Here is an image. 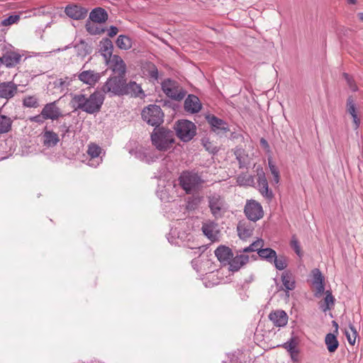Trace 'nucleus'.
Returning <instances> with one entry per match:
<instances>
[{"label":"nucleus","mask_w":363,"mask_h":363,"mask_svg":"<svg viewBox=\"0 0 363 363\" xmlns=\"http://www.w3.org/2000/svg\"><path fill=\"white\" fill-rule=\"evenodd\" d=\"M252 257H254L255 259H256V256L255 255H252Z\"/></svg>","instance_id":"obj_63"},{"label":"nucleus","mask_w":363,"mask_h":363,"mask_svg":"<svg viewBox=\"0 0 363 363\" xmlns=\"http://www.w3.org/2000/svg\"><path fill=\"white\" fill-rule=\"evenodd\" d=\"M113 45L109 38H104L100 42V52L105 59V61L113 57Z\"/></svg>","instance_id":"obj_23"},{"label":"nucleus","mask_w":363,"mask_h":363,"mask_svg":"<svg viewBox=\"0 0 363 363\" xmlns=\"http://www.w3.org/2000/svg\"><path fill=\"white\" fill-rule=\"evenodd\" d=\"M13 120L6 116L0 114V134L7 133L11 130Z\"/></svg>","instance_id":"obj_33"},{"label":"nucleus","mask_w":363,"mask_h":363,"mask_svg":"<svg viewBox=\"0 0 363 363\" xmlns=\"http://www.w3.org/2000/svg\"><path fill=\"white\" fill-rule=\"evenodd\" d=\"M260 144H261L263 147H269V144H268L267 141L265 139H264V138H262V139L260 140Z\"/></svg>","instance_id":"obj_56"},{"label":"nucleus","mask_w":363,"mask_h":363,"mask_svg":"<svg viewBox=\"0 0 363 363\" xmlns=\"http://www.w3.org/2000/svg\"><path fill=\"white\" fill-rule=\"evenodd\" d=\"M201 108L199 99L195 95H189L184 101V109L186 112L198 113Z\"/></svg>","instance_id":"obj_20"},{"label":"nucleus","mask_w":363,"mask_h":363,"mask_svg":"<svg viewBox=\"0 0 363 363\" xmlns=\"http://www.w3.org/2000/svg\"><path fill=\"white\" fill-rule=\"evenodd\" d=\"M335 298L330 291L325 292L324 303L320 305V308L323 312L330 310L331 306L334 305Z\"/></svg>","instance_id":"obj_39"},{"label":"nucleus","mask_w":363,"mask_h":363,"mask_svg":"<svg viewBox=\"0 0 363 363\" xmlns=\"http://www.w3.org/2000/svg\"><path fill=\"white\" fill-rule=\"evenodd\" d=\"M65 12L67 16L74 20L84 19L87 14L88 10L77 5H69L66 6Z\"/></svg>","instance_id":"obj_17"},{"label":"nucleus","mask_w":363,"mask_h":363,"mask_svg":"<svg viewBox=\"0 0 363 363\" xmlns=\"http://www.w3.org/2000/svg\"><path fill=\"white\" fill-rule=\"evenodd\" d=\"M77 77L84 84L94 86L100 80L101 74L94 70L89 69L79 72Z\"/></svg>","instance_id":"obj_12"},{"label":"nucleus","mask_w":363,"mask_h":363,"mask_svg":"<svg viewBox=\"0 0 363 363\" xmlns=\"http://www.w3.org/2000/svg\"><path fill=\"white\" fill-rule=\"evenodd\" d=\"M77 55L79 57H84L91 52V48L84 40H80L74 45Z\"/></svg>","instance_id":"obj_29"},{"label":"nucleus","mask_w":363,"mask_h":363,"mask_svg":"<svg viewBox=\"0 0 363 363\" xmlns=\"http://www.w3.org/2000/svg\"><path fill=\"white\" fill-rule=\"evenodd\" d=\"M246 217L251 221L256 222L264 216L262 206L255 200H250L245 204L244 209Z\"/></svg>","instance_id":"obj_9"},{"label":"nucleus","mask_w":363,"mask_h":363,"mask_svg":"<svg viewBox=\"0 0 363 363\" xmlns=\"http://www.w3.org/2000/svg\"><path fill=\"white\" fill-rule=\"evenodd\" d=\"M151 141L157 150L167 151L174 143V133L164 127L155 128L151 134Z\"/></svg>","instance_id":"obj_2"},{"label":"nucleus","mask_w":363,"mask_h":363,"mask_svg":"<svg viewBox=\"0 0 363 363\" xmlns=\"http://www.w3.org/2000/svg\"><path fill=\"white\" fill-rule=\"evenodd\" d=\"M344 77L345 78V79L347 80V84L350 86V88L353 91H356L357 90V85L354 83V81L350 78V77L349 76L348 74L347 73H344Z\"/></svg>","instance_id":"obj_51"},{"label":"nucleus","mask_w":363,"mask_h":363,"mask_svg":"<svg viewBox=\"0 0 363 363\" xmlns=\"http://www.w3.org/2000/svg\"><path fill=\"white\" fill-rule=\"evenodd\" d=\"M57 101L48 103L44 106L42 109L43 115L47 120H57L62 116L60 108L57 106Z\"/></svg>","instance_id":"obj_13"},{"label":"nucleus","mask_w":363,"mask_h":363,"mask_svg":"<svg viewBox=\"0 0 363 363\" xmlns=\"http://www.w3.org/2000/svg\"><path fill=\"white\" fill-rule=\"evenodd\" d=\"M347 2L350 4H356V0H347Z\"/></svg>","instance_id":"obj_58"},{"label":"nucleus","mask_w":363,"mask_h":363,"mask_svg":"<svg viewBox=\"0 0 363 363\" xmlns=\"http://www.w3.org/2000/svg\"><path fill=\"white\" fill-rule=\"evenodd\" d=\"M214 252L218 259L224 264H229L233 256L232 250L225 245H220Z\"/></svg>","instance_id":"obj_21"},{"label":"nucleus","mask_w":363,"mask_h":363,"mask_svg":"<svg viewBox=\"0 0 363 363\" xmlns=\"http://www.w3.org/2000/svg\"><path fill=\"white\" fill-rule=\"evenodd\" d=\"M143 94L141 86L135 82L130 81L127 83H124L123 95H131L133 96H140V94Z\"/></svg>","instance_id":"obj_26"},{"label":"nucleus","mask_w":363,"mask_h":363,"mask_svg":"<svg viewBox=\"0 0 363 363\" xmlns=\"http://www.w3.org/2000/svg\"><path fill=\"white\" fill-rule=\"evenodd\" d=\"M20 20L19 15H11L8 18L1 21V25L4 26H9L16 23Z\"/></svg>","instance_id":"obj_45"},{"label":"nucleus","mask_w":363,"mask_h":363,"mask_svg":"<svg viewBox=\"0 0 363 363\" xmlns=\"http://www.w3.org/2000/svg\"><path fill=\"white\" fill-rule=\"evenodd\" d=\"M116 45L121 50H129L132 47V40L127 35H118L116 41Z\"/></svg>","instance_id":"obj_35"},{"label":"nucleus","mask_w":363,"mask_h":363,"mask_svg":"<svg viewBox=\"0 0 363 363\" xmlns=\"http://www.w3.org/2000/svg\"><path fill=\"white\" fill-rule=\"evenodd\" d=\"M272 264H274V267L278 270H284L287 267V257L284 255H275V258H274Z\"/></svg>","instance_id":"obj_37"},{"label":"nucleus","mask_w":363,"mask_h":363,"mask_svg":"<svg viewBox=\"0 0 363 363\" xmlns=\"http://www.w3.org/2000/svg\"><path fill=\"white\" fill-rule=\"evenodd\" d=\"M118 32V28L116 26H111L109 30H108V35L111 38H113L117 35Z\"/></svg>","instance_id":"obj_53"},{"label":"nucleus","mask_w":363,"mask_h":363,"mask_svg":"<svg viewBox=\"0 0 363 363\" xmlns=\"http://www.w3.org/2000/svg\"><path fill=\"white\" fill-rule=\"evenodd\" d=\"M237 230L240 238L242 240H246L252 236L254 230V226L249 221L242 220L238 223Z\"/></svg>","instance_id":"obj_19"},{"label":"nucleus","mask_w":363,"mask_h":363,"mask_svg":"<svg viewBox=\"0 0 363 363\" xmlns=\"http://www.w3.org/2000/svg\"><path fill=\"white\" fill-rule=\"evenodd\" d=\"M179 185L188 194L197 191L204 183L198 173L193 171L183 172L179 178Z\"/></svg>","instance_id":"obj_3"},{"label":"nucleus","mask_w":363,"mask_h":363,"mask_svg":"<svg viewBox=\"0 0 363 363\" xmlns=\"http://www.w3.org/2000/svg\"><path fill=\"white\" fill-rule=\"evenodd\" d=\"M269 320L277 327H283L288 322V315L284 311H276L269 315Z\"/></svg>","instance_id":"obj_22"},{"label":"nucleus","mask_w":363,"mask_h":363,"mask_svg":"<svg viewBox=\"0 0 363 363\" xmlns=\"http://www.w3.org/2000/svg\"><path fill=\"white\" fill-rule=\"evenodd\" d=\"M332 323H333V325L335 328V332L337 333V330H338V324H337V323L336 321H335V320H333Z\"/></svg>","instance_id":"obj_57"},{"label":"nucleus","mask_w":363,"mask_h":363,"mask_svg":"<svg viewBox=\"0 0 363 363\" xmlns=\"http://www.w3.org/2000/svg\"><path fill=\"white\" fill-rule=\"evenodd\" d=\"M108 13L101 7L94 9L89 13V19L94 23H103L108 20Z\"/></svg>","instance_id":"obj_25"},{"label":"nucleus","mask_w":363,"mask_h":363,"mask_svg":"<svg viewBox=\"0 0 363 363\" xmlns=\"http://www.w3.org/2000/svg\"><path fill=\"white\" fill-rule=\"evenodd\" d=\"M43 145L47 147H54L59 142V137L52 130H45L43 135Z\"/></svg>","instance_id":"obj_28"},{"label":"nucleus","mask_w":363,"mask_h":363,"mask_svg":"<svg viewBox=\"0 0 363 363\" xmlns=\"http://www.w3.org/2000/svg\"><path fill=\"white\" fill-rule=\"evenodd\" d=\"M22 102L23 106L26 108H37L39 106V100L35 95L26 96Z\"/></svg>","instance_id":"obj_38"},{"label":"nucleus","mask_w":363,"mask_h":363,"mask_svg":"<svg viewBox=\"0 0 363 363\" xmlns=\"http://www.w3.org/2000/svg\"><path fill=\"white\" fill-rule=\"evenodd\" d=\"M234 155L239 163V168L242 169L245 167V150L241 147H236L234 151Z\"/></svg>","instance_id":"obj_41"},{"label":"nucleus","mask_w":363,"mask_h":363,"mask_svg":"<svg viewBox=\"0 0 363 363\" xmlns=\"http://www.w3.org/2000/svg\"><path fill=\"white\" fill-rule=\"evenodd\" d=\"M196 125L188 120H179L174 125L177 137L183 142L190 141L196 135Z\"/></svg>","instance_id":"obj_7"},{"label":"nucleus","mask_w":363,"mask_h":363,"mask_svg":"<svg viewBox=\"0 0 363 363\" xmlns=\"http://www.w3.org/2000/svg\"><path fill=\"white\" fill-rule=\"evenodd\" d=\"M141 114L143 119L152 126L157 127L164 121L162 108L155 104H151L145 108Z\"/></svg>","instance_id":"obj_6"},{"label":"nucleus","mask_w":363,"mask_h":363,"mask_svg":"<svg viewBox=\"0 0 363 363\" xmlns=\"http://www.w3.org/2000/svg\"><path fill=\"white\" fill-rule=\"evenodd\" d=\"M325 343L327 346L328 350L331 353L335 352L339 346V342L337 337L333 333H328L326 335L325 337Z\"/></svg>","instance_id":"obj_30"},{"label":"nucleus","mask_w":363,"mask_h":363,"mask_svg":"<svg viewBox=\"0 0 363 363\" xmlns=\"http://www.w3.org/2000/svg\"><path fill=\"white\" fill-rule=\"evenodd\" d=\"M347 111L352 116L356 112V106L354 99L352 96H349L347 100Z\"/></svg>","instance_id":"obj_47"},{"label":"nucleus","mask_w":363,"mask_h":363,"mask_svg":"<svg viewBox=\"0 0 363 363\" xmlns=\"http://www.w3.org/2000/svg\"><path fill=\"white\" fill-rule=\"evenodd\" d=\"M101 152V148L96 145L91 144L89 145L87 153L91 159L98 158Z\"/></svg>","instance_id":"obj_44"},{"label":"nucleus","mask_w":363,"mask_h":363,"mask_svg":"<svg viewBox=\"0 0 363 363\" xmlns=\"http://www.w3.org/2000/svg\"><path fill=\"white\" fill-rule=\"evenodd\" d=\"M108 68L113 75L125 77L127 67L123 59L117 55H114L111 59L106 61Z\"/></svg>","instance_id":"obj_11"},{"label":"nucleus","mask_w":363,"mask_h":363,"mask_svg":"<svg viewBox=\"0 0 363 363\" xmlns=\"http://www.w3.org/2000/svg\"><path fill=\"white\" fill-rule=\"evenodd\" d=\"M60 130L62 133V137L64 138L65 134L69 132V126L65 123L60 126Z\"/></svg>","instance_id":"obj_54"},{"label":"nucleus","mask_w":363,"mask_h":363,"mask_svg":"<svg viewBox=\"0 0 363 363\" xmlns=\"http://www.w3.org/2000/svg\"><path fill=\"white\" fill-rule=\"evenodd\" d=\"M2 63L7 67H12L19 63L21 56L15 52H6L2 56Z\"/></svg>","instance_id":"obj_27"},{"label":"nucleus","mask_w":363,"mask_h":363,"mask_svg":"<svg viewBox=\"0 0 363 363\" xmlns=\"http://www.w3.org/2000/svg\"><path fill=\"white\" fill-rule=\"evenodd\" d=\"M208 207L212 216L218 219L223 216L227 210V204L223 196L213 193L207 196Z\"/></svg>","instance_id":"obj_5"},{"label":"nucleus","mask_w":363,"mask_h":363,"mask_svg":"<svg viewBox=\"0 0 363 363\" xmlns=\"http://www.w3.org/2000/svg\"><path fill=\"white\" fill-rule=\"evenodd\" d=\"M354 123V129L357 130L360 124V119L358 118L357 114L355 113L351 116Z\"/></svg>","instance_id":"obj_55"},{"label":"nucleus","mask_w":363,"mask_h":363,"mask_svg":"<svg viewBox=\"0 0 363 363\" xmlns=\"http://www.w3.org/2000/svg\"><path fill=\"white\" fill-rule=\"evenodd\" d=\"M283 347L290 353L291 359H294V354H298V350H296V343L294 339H291L289 341L285 342Z\"/></svg>","instance_id":"obj_43"},{"label":"nucleus","mask_w":363,"mask_h":363,"mask_svg":"<svg viewBox=\"0 0 363 363\" xmlns=\"http://www.w3.org/2000/svg\"><path fill=\"white\" fill-rule=\"evenodd\" d=\"M264 245V241L262 239H257V240L254 241L251 245H250L248 247H246L243 248L242 250H240V252H257L258 250H260L261 247H262Z\"/></svg>","instance_id":"obj_40"},{"label":"nucleus","mask_w":363,"mask_h":363,"mask_svg":"<svg viewBox=\"0 0 363 363\" xmlns=\"http://www.w3.org/2000/svg\"><path fill=\"white\" fill-rule=\"evenodd\" d=\"M145 69L147 72V75L150 78L155 80H157L158 79V69L155 64L149 62L146 65Z\"/></svg>","instance_id":"obj_42"},{"label":"nucleus","mask_w":363,"mask_h":363,"mask_svg":"<svg viewBox=\"0 0 363 363\" xmlns=\"http://www.w3.org/2000/svg\"><path fill=\"white\" fill-rule=\"evenodd\" d=\"M125 77L110 76L106 82L101 86V91L104 94H108L111 96H123V89Z\"/></svg>","instance_id":"obj_4"},{"label":"nucleus","mask_w":363,"mask_h":363,"mask_svg":"<svg viewBox=\"0 0 363 363\" xmlns=\"http://www.w3.org/2000/svg\"><path fill=\"white\" fill-rule=\"evenodd\" d=\"M104 99V96L101 91H95L89 96L84 94H74L72 98L71 104L75 110L94 114L100 111Z\"/></svg>","instance_id":"obj_1"},{"label":"nucleus","mask_w":363,"mask_h":363,"mask_svg":"<svg viewBox=\"0 0 363 363\" xmlns=\"http://www.w3.org/2000/svg\"><path fill=\"white\" fill-rule=\"evenodd\" d=\"M162 89L167 96L173 99L182 100L185 96V92L182 89H179L175 81L170 79H167L162 82Z\"/></svg>","instance_id":"obj_8"},{"label":"nucleus","mask_w":363,"mask_h":363,"mask_svg":"<svg viewBox=\"0 0 363 363\" xmlns=\"http://www.w3.org/2000/svg\"><path fill=\"white\" fill-rule=\"evenodd\" d=\"M291 247L299 257L301 256V251L299 242L295 236H293L291 240Z\"/></svg>","instance_id":"obj_48"},{"label":"nucleus","mask_w":363,"mask_h":363,"mask_svg":"<svg viewBox=\"0 0 363 363\" xmlns=\"http://www.w3.org/2000/svg\"><path fill=\"white\" fill-rule=\"evenodd\" d=\"M281 281L286 291H291L295 289L296 281L290 272H284L281 275Z\"/></svg>","instance_id":"obj_32"},{"label":"nucleus","mask_w":363,"mask_h":363,"mask_svg":"<svg viewBox=\"0 0 363 363\" xmlns=\"http://www.w3.org/2000/svg\"><path fill=\"white\" fill-rule=\"evenodd\" d=\"M208 123L211 125L212 130L217 133H226L229 130L228 125L225 121L218 118L213 115H208L206 116Z\"/></svg>","instance_id":"obj_16"},{"label":"nucleus","mask_w":363,"mask_h":363,"mask_svg":"<svg viewBox=\"0 0 363 363\" xmlns=\"http://www.w3.org/2000/svg\"><path fill=\"white\" fill-rule=\"evenodd\" d=\"M276 255V251L269 247L264 249L261 247L260 250H258V255L260 257V258L271 264H272L273 259L275 258Z\"/></svg>","instance_id":"obj_34"},{"label":"nucleus","mask_w":363,"mask_h":363,"mask_svg":"<svg viewBox=\"0 0 363 363\" xmlns=\"http://www.w3.org/2000/svg\"><path fill=\"white\" fill-rule=\"evenodd\" d=\"M29 120L30 122H34V123L41 125L47 119L45 118V116L43 115V112L41 111L39 115L32 116L29 118Z\"/></svg>","instance_id":"obj_49"},{"label":"nucleus","mask_w":363,"mask_h":363,"mask_svg":"<svg viewBox=\"0 0 363 363\" xmlns=\"http://www.w3.org/2000/svg\"><path fill=\"white\" fill-rule=\"evenodd\" d=\"M292 360L294 362H297L298 361V354L296 355V354H294V359H292Z\"/></svg>","instance_id":"obj_60"},{"label":"nucleus","mask_w":363,"mask_h":363,"mask_svg":"<svg viewBox=\"0 0 363 363\" xmlns=\"http://www.w3.org/2000/svg\"><path fill=\"white\" fill-rule=\"evenodd\" d=\"M255 172L257 177V186L259 191L264 197L271 200L274 195L272 191L269 189L268 182L263 168L260 165H258L256 167Z\"/></svg>","instance_id":"obj_10"},{"label":"nucleus","mask_w":363,"mask_h":363,"mask_svg":"<svg viewBox=\"0 0 363 363\" xmlns=\"http://www.w3.org/2000/svg\"><path fill=\"white\" fill-rule=\"evenodd\" d=\"M359 18L363 22V12L358 13Z\"/></svg>","instance_id":"obj_59"},{"label":"nucleus","mask_w":363,"mask_h":363,"mask_svg":"<svg viewBox=\"0 0 363 363\" xmlns=\"http://www.w3.org/2000/svg\"><path fill=\"white\" fill-rule=\"evenodd\" d=\"M86 30L91 33V34H94V35H96V34H99L102 32L104 31V29L99 30L97 28H94L93 26H91V24L89 23H86Z\"/></svg>","instance_id":"obj_50"},{"label":"nucleus","mask_w":363,"mask_h":363,"mask_svg":"<svg viewBox=\"0 0 363 363\" xmlns=\"http://www.w3.org/2000/svg\"><path fill=\"white\" fill-rule=\"evenodd\" d=\"M18 91V86L13 82H0V98L9 100Z\"/></svg>","instance_id":"obj_14"},{"label":"nucleus","mask_w":363,"mask_h":363,"mask_svg":"<svg viewBox=\"0 0 363 363\" xmlns=\"http://www.w3.org/2000/svg\"><path fill=\"white\" fill-rule=\"evenodd\" d=\"M313 284L315 286V297H320L325 291L324 281L325 278L318 269H314L312 271Z\"/></svg>","instance_id":"obj_15"},{"label":"nucleus","mask_w":363,"mask_h":363,"mask_svg":"<svg viewBox=\"0 0 363 363\" xmlns=\"http://www.w3.org/2000/svg\"><path fill=\"white\" fill-rule=\"evenodd\" d=\"M203 234L211 241L218 240V224L214 221H207L202 225L201 228Z\"/></svg>","instance_id":"obj_18"},{"label":"nucleus","mask_w":363,"mask_h":363,"mask_svg":"<svg viewBox=\"0 0 363 363\" xmlns=\"http://www.w3.org/2000/svg\"><path fill=\"white\" fill-rule=\"evenodd\" d=\"M1 41H4V36L0 35V42H1Z\"/></svg>","instance_id":"obj_61"},{"label":"nucleus","mask_w":363,"mask_h":363,"mask_svg":"<svg viewBox=\"0 0 363 363\" xmlns=\"http://www.w3.org/2000/svg\"><path fill=\"white\" fill-rule=\"evenodd\" d=\"M249 262V256L246 255H239L232 257L229 262V269L232 272L238 271L243 265Z\"/></svg>","instance_id":"obj_24"},{"label":"nucleus","mask_w":363,"mask_h":363,"mask_svg":"<svg viewBox=\"0 0 363 363\" xmlns=\"http://www.w3.org/2000/svg\"><path fill=\"white\" fill-rule=\"evenodd\" d=\"M2 64H3V63H2V57H0V66H1Z\"/></svg>","instance_id":"obj_62"},{"label":"nucleus","mask_w":363,"mask_h":363,"mask_svg":"<svg viewBox=\"0 0 363 363\" xmlns=\"http://www.w3.org/2000/svg\"><path fill=\"white\" fill-rule=\"evenodd\" d=\"M345 335L347 339L348 342L354 345L355 344L356 338L358 336V333L356 328L350 323L348 328L345 329Z\"/></svg>","instance_id":"obj_36"},{"label":"nucleus","mask_w":363,"mask_h":363,"mask_svg":"<svg viewBox=\"0 0 363 363\" xmlns=\"http://www.w3.org/2000/svg\"><path fill=\"white\" fill-rule=\"evenodd\" d=\"M269 166L271 173L273 175V182L274 184H278L279 182V172L278 169L271 162H269Z\"/></svg>","instance_id":"obj_46"},{"label":"nucleus","mask_w":363,"mask_h":363,"mask_svg":"<svg viewBox=\"0 0 363 363\" xmlns=\"http://www.w3.org/2000/svg\"><path fill=\"white\" fill-rule=\"evenodd\" d=\"M142 160L147 162L150 163L155 160V157L154 156H151L149 152L144 153L143 157L142 158Z\"/></svg>","instance_id":"obj_52"},{"label":"nucleus","mask_w":363,"mask_h":363,"mask_svg":"<svg viewBox=\"0 0 363 363\" xmlns=\"http://www.w3.org/2000/svg\"><path fill=\"white\" fill-rule=\"evenodd\" d=\"M236 182L239 186H255V177L246 173L240 174L236 179Z\"/></svg>","instance_id":"obj_31"}]
</instances>
